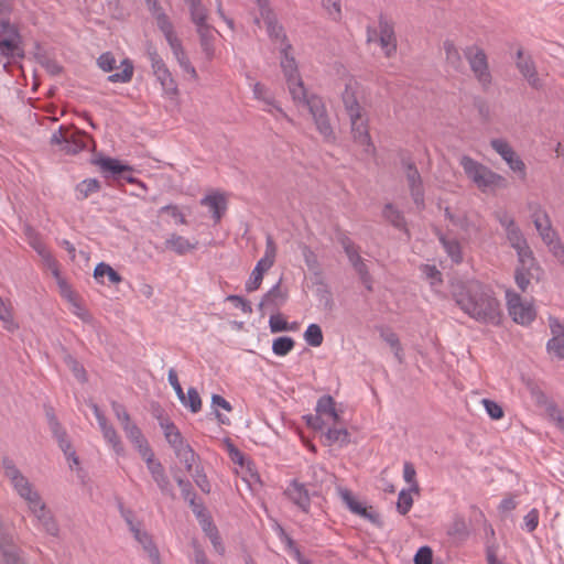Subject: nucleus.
<instances>
[{
    "mask_svg": "<svg viewBox=\"0 0 564 564\" xmlns=\"http://www.w3.org/2000/svg\"><path fill=\"white\" fill-rule=\"evenodd\" d=\"M160 425L164 430V436L174 452H177V449H182V447L189 445L184 441L180 430L173 422L161 421Z\"/></svg>",
    "mask_w": 564,
    "mask_h": 564,
    "instance_id": "obj_28",
    "label": "nucleus"
},
{
    "mask_svg": "<svg viewBox=\"0 0 564 564\" xmlns=\"http://www.w3.org/2000/svg\"><path fill=\"white\" fill-rule=\"evenodd\" d=\"M533 270H530V269H523V268H516V272H514V280H516V283L518 285V288L522 291V292H525L529 284H530V281L531 279L533 278Z\"/></svg>",
    "mask_w": 564,
    "mask_h": 564,
    "instance_id": "obj_52",
    "label": "nucleus"
},
{
    "mask_svg": "<svg viewBox=\"0 0 564 564\" xmlns=\"http://www.w3.org/2000/svg\"><path fill=\"white\" fill-rule=\"evenodd\" d=\"M470 69L475 77L480 83L484 89H488L491 84V74L487 62L486 53L482 48L477 46H468L464 51Z\"/></svg>",
    "mask_w": 564,
    "mask_h": 564,
    "instance_id": "obj_8",
    "label": "nucleus"
},
{
    "mask_svg": "<svg viewBox=\"0 0 564 564\" xmlns=\"http://www.w3.org/2000/svg\"><path fill=\"white\" fill-rule=\"evenodd\" d=\"M64 361H65L66 366L70 369V371L73 372L75 378L80 383H86L87 382L88 377H87L86 369L84 368V366L79 361H77L73 357V355H66L65 358H64Z\"/></svg>",
    "mask_w": 564,
    "mask_h": 564,
    "instance_id": "obj_43",
    "label": "nucleus"
},
{
    "mask_svg": "<svg viewBox=\"0 0 564 564\" xmlns=\"http://www.w3.org/2000/svg\"><path fill=\"white\" fill-rule=\"evenodd\" d=\"M10 0H0V65L8 70L12 62L24 58L23 39L18 26L11 22Z\"/></svg>",
    "mask_w": 564,
    "mask_h": 564,
    "instance_id": "obj_2",
    "label": "nucleus"
},
{
    "mask_svg": "<svg viewBox=\"0 0 564 564\" xmlns=\"http://www.w3.org/2000/svg\"><path fill=\"white\" fill-rule=\"evenodd\" d=\"M100 167L105 177H113L115 180H124L131 184H138L145 189L144 183L137 180L131 175L133 172L132 166L123 164L121 161L113 158H99L94 161Z\"/></svg>",
    "mask_w": 564,
    "mask_h": 564,
    "instance_id": "obj_7",
    "label": "nucleus"
},
{
    "mask_svg": "<svg viewBox=\"0 0 564 564\" xmlns=\"http://www.w3.org/2000/svg\"><path fill=\"white\" fill-rule=\"evenodd\" d=\"M288 299V292L281 289V280L273 285L262 297L259 303V308L263 307H280Z\"/></svg>",
    "mask_w": 564,
    "mask_h": 564,
    "instance_id": "obj_26",
    "label": "nucleus"
},
{
    "mask_svg": "<svg viewBox=\"0 0 564 564\" xmlns=\"http://www.w3.org/2000/svg\"><path fill=\"white\" fill-rule=\"evenodd\" d=\"M350 434L346 429H328L326 433H324V445L332 446L335 443H339L340 445H346L350 442Z\"/></svg>",
    "mask_w": 564,
    "mask_h": 564,
    "instance_id": "obj_36",
    "label": "nucleus"
},
{
    "mask_svg": "<svg viewBox=\"0 0 564 564\" xmlns=\"http://www.w3.org/2000/svg\"><path fill=\"white\" fill-rule=\"evenodd\" d=\"M36 59L39 64L44 67L51 75H58L63 69V67L56 61L52 59L46 54H36Z\"/></svg>",
    "mask_w": 564,
    "mask_h": 564,
    "instance_id": "obj_51",
    "label": "nucleus"
},
{
    "mask_svg": "<svg viewBox=\"0 0 564 564\" xmlns=\"http://www.w3.org/2000/svg\"><path fill=\"white\" fill-rule=\"evenodd\" d=\"M507 239L513 249L524 246L528 241L524 238L519 226H514L506 231Z\"/></svg>",
    "mask_w": 564,
    "mask_h": 564,
    "instance_id": "obj_55",
    "label": "nucleus"
},
{
    "mask_svg": "<svg viewBox=\"0 0 564 564\" xmlns=\"http://www.w3.org/2000/svg\"><path fill=\"white\" fill-rule=\"evenodd\" d=\"M6 564H23L17 545L1 551Z\"/></svg>",
    "mask_w": 564,
    "mask_h": 564,
    "instance_id": "obj_64",
    "label": "nucleus"
},
{
    "mask_svg": "<svg viewBox=\"0 0 564 564\" xmlns=\"http://www.w3.org/2000/svg\"><path fill=\"white\" fill-rule=\"evenodd\" d=\"M379 43L387 57H391L397 52L393 23L382 14L379 17Z\"/></svg>",
    "mask_w": 564,
    "mask_h": 564,
    "instance_id": "obj_15",
    "label": "nucleus"
},
{
    "mask_svg": "<svg viewBox=\"0 0 564 564\" xmlns=\"http://www.w3.org/2000/svg\"><path fill=\"white\" fill-rule=\"evenodd\" d=\"M443 48L446 55V63L455 70H462L464 63L460 53L453 41L446 40L443 43Z\"/></svg>",
    "mask_w": 564,
    "mask_h": 564,
    "instance_id": "obj_33",
    "label": "nucleus"
},
{
    "mask_svg": "<svg viewBox=\"0 0 564 564\" xmlns=\"http://www.w3.org/2000/svg\"><path fill=\"white\" fill-rule=\"evenodd\" d=\"M339 496L343 502L347 506V508L355 514L367 519L372 524L378 528L383 527V521L378 512L373 510V508L364 506L360 501H358L352 492L346 488H338Z\"/></svg>",
    "mask_w": 564,
    "mask_h": 564,
    "instance_id": "obj_10",
    "label": "nucleus"
},
{
    "mask_svg": "<svg viewBox=\"0 0 564 564\" xmlns=\"http://www.w3.org/2000/svg\"><path fill=\"white\" fill-rule=\"evenodd\" d=\"M542 406H545L547 416L558 429L564 426V415L555 402L547 400V403H544Z\"/></svg>",
    "mask_w": 564,
    "mask_h": 564,
    "instance_id": "obj_50",
    "label": "nucleus"
},
{
    "mask_svg": "<svg viewBox=\"0 0 564 564\" xmlns=\"http://www.w3.org/2000/svg\"><path fill=\"white\" fill-rule=\"evenodd\" d=\"M490 145L498 154L501 155L512 171L520 173L523 178L525 177L524 162L516 154L507 141L503 139H494L491 140Z\"/></svg>",
    "mask_w": 564,
    "mask_h": 564,
    "instance_id": "obj_14",
    "label": "nucleus"
},
{
    "mask_svg": "<svg viewBox=\"0 0 564 564\" xmlns=\"http://www.w3.org/2000/svg\"><path fill=\"white\" fill-rule=\"evenodd\" d=\"M411 492L412 491H410V489L409 490L403 489L399 494L398 502H397V510L402 516L406 514L410 511V509L412 508L413 498L411 496Z\"/></svg>",
    "mask_w": 564,
    "mask_h": 564,
    "instance_id": "obj_53",
    "label": "nucleus"
},
{
    "mask_svg": "<svg viewBox=\"0 0 564 564\" xmlns=\"http://www.w3.org/2000/svg\"><path fill=\"white\" fill-rule=\"evenodd\" d=\"M200 205L210 209L215 223L220 221L227 209V200L223 194L207 195L200 199Z\"/></svg>",
    "mask_w": 564,
    "mask_h": 564,
    "instance_id": "obj_24",
    "label": "nucleus"
},
{
    "mask_svg": "<svg viewBox=\"0 0 564 564\" xmlns=\"http://www.w3.org/2000/svg\"><path fill=\"white\" fill-rule=\"evenodd\" d=\"M416 471L412 463L405 462L403 466V477L406 482L411 485L410 491L419 492L420 487L415 479Z\"/></svg>",
    "mask_w": 564,
    "mask_h": 564,
    "instance_id": "obj_58",
    "label": "nucleus"
},
{
    "mask_svg": "<svg viewBox=\"0 0 564 564\" xmlns=\"http://www.w3.org/2000/svg\"><path fill=\"white\" fill-rule=\"evenodd\" d=\"M276 246L271 236L267 237L264 256L257 262L254 269L263 274L274 264Z\"/></svg>",
    "mask_w": 564,
    "mask_h": 564,
    "instance_id": "obj_30",
    "label": "nucleus"
},
{
    "mask_svg": "<svg viewBox=\"0 0 564 564\" xmlns=\"http://www.w3.org/2000/svg\"><path fill=\"white\" fill-rule=\"evenodd\" d=\"M176 457L185 464V469L187 473L192 474L193 465L198 458V455L194 452L191 445L182 447V449H177L175 452Z\"/></svg>",
    "mask_w": 564,
    "mask_h": 564,
    "instance_id": "obj_44",
    "label": "nucleus"
},
{
    "mask_svg": "<svg viewBox=\"0 0 564 564\" xmlns=\"http://www.w3.org/2000/svg\"><path fill=\"white\" fill-rule=\"evenodd\" d=\"M517 68L527 78L529 85L535 89L541 87V80L538 77L535 65L530 56H525L520 48L517 52Z\"/></svg>",
    "mask_w": 564,
    "mask_h": 564,
    "instance_id": "obj_17",
    "label": "nucleus"
},
{
    "mask_svg": "<svg viewBox=\"0 0 564 564\" xmlns=\"http://www.w3.org/2000/svg\"><path fill=\"white\" fill-rule=\"evenodd\" d=\"M191 475H192L195 484L199 487V489L203 492L208 494L210 491V484H209L208 478H207L206 474L204 473L203 468H199L198 466H196L195 473L192 471Z\"/></svg>",
    "mask_w": 564,
    "mask_h": 564,
    "instance_id": "obj_61",
    "label": "nucleus"
},
{
    "mask_svg": "<svg viewBox=\"0 0 564 564\" xmlns=\"http://www.w3.org/2000/svg\"><path fill=\"white\" fill-rule=\"evenodd\" d=\"M445 217L452 221L455 226L460 227L465 232H480L481 228L479 225H476L473 220H470L466 215L462 217H456L452 214L449 207H446L444 210Z\"/></svg>",
    "mask_w": 564,
    "mask_h": 564,
    "instance_id": "obj_34",
    "label": "nucleus"
},
{
    "mask_svg": "<svg viewBox=\"0 0 564 564\" xmlns=\"http://www.w3.org/2000/svg\"><path fill=\"white\" fill-rule=\"evenodd\" d=\"M185 406H188L191 412L197 413L202 409V399L195 388H189L187 390V397H186V404Z\"/></svg>",
    "mask_w": 564,
    "mask_h": 564,
    "instance_id": "obj_60",
    "label": "nucleus"
},
{
    "mask_svg": "<svg viewBox=\"0 0 564 564\" xmlns=\"http://www.w3.org/2000/svg\"><path fill=\"white\" fill-rule=\"evenodd\" d=\"M297 105L305 106L313 117L317 131L326 141H334L335 134L330 126L327 110L323 99L316 95H307L306 88H303V97L292 98Z\"/></svg>",
    "mask_w": 564,
    "mask_h": 564,
    "instance_id": "obj_5",
    "label": "nucleus"
},
{
    "mask_svg": "<svg viewBox=\"0 0 564 564\" xmlns=\"http://www.w3.org/2000/svg\"><path fill=\"white\" fill-rule=\"evenodd\" d=\"M199 36V44L207 59H212L215 55V32H217L210 24L196 28Z\"/></svg>",
    "mask_w": 564,
    "mask_h": 564,
    "instance_id": "obj_23",
    "label": "nucleus"
},
{
    "mask_svg": "<svg viewBox=\"0 0 564 564\" xmlns=\"http://www.w3.org/2000/svg\"><path fill=\"white\" fill-rule=\"evenodd\" d=\"M305 341L312 347H319L323 343V332L319 325L311 324L304 333Z\"/></svg>",
    "mask_w": 564,
    "mask_h": 564,
    "instance_id": "obj_45",
    "label": "nucleus"
},
{
    "mask_svg": "<svg viewBox=\"0 0 564 564\" xmlns=\"http://www.w3.org/2000/svg\"><path fill=\"white\" fill-rule=\"evenodd\" d=\"M507 305L510 316L518 324L528 325L535 318L533 305L523 302L517 293L507 292Z\"/></svg>",
    "mask_w": 564,
    "mask_h": 564,
    "instance_id": "obj_9",
    "label": "nucleus"
},
{
    "mask_svg": "<svg viewBox=\"0 0 564 564\" xmlns=\"http://www.w3.org/2000/svg\"><path fill=\"white\" fill-rule=\"evenodd\" d=\"M457 305L474 319L498 325L501 310L491 290L479 282H468L456 294Z\"/></svg>",
    "mask_w": 564,
    "mask_h": 564,
    "instance_id": "obj_1",
    "label": "nucleus"
},
{
    "mask_svg": "<svg viewBox=\"0 0 564 564\" xmlns=\"http://www.w3.org/2000/svg\"><path fill=\"white\" fill-rule=\"evenodd\" d=\"M260 18L264 21L267 25V32L269 36L272 40L281 41L282 46H284L285 43H289L286 41V35L283 31L282 25L278 23L276 17L273 13L272 9L269 6L268 0H256Z\"/></svg>",
    "mask_w": 564,
    "mask_h": 564,
    "instance_id": "obj_12",
    "label": "nucleus"
},
{
    "mask_svg": "<svg viewBox=\"0 0 564 564\" xmlns=\"http://www.w3.org/2000/svg\"><path fill=\"white\" fill-rule=\"evenodd\" d=\"M126 435L131 441V443L135 446L138 451L142 449L144 446H147L149 443L147 438L143 436L141 430L134 425V426H126Z\"/></svg>",
    "mask_w": 564,
    "mask_h": 564,
    "instance_id": "obj_48",
    "label": "nucleus"
},
{
    "mask_svg": "<svg viewBox=\"0 0 564 564\" xmlns=\"http://www.w3.org/2000/svg\"><path fill=\"white\" fill-rule=\"evenodd\" d=\"M188 9H189V14H191V21L195 24L196 28L208 24L207 23L208 10L202 3V0H198V1L189 4Z\"/></svg>",
    "mask_w": 564,
    "mask_h": 564,
    "instance_id": "obj_38",
    "label": "nucleus"
},
{
    "mask_svg": "<svg viewBox=\"0 0 564 564\" xmlns=\"http://www.w3.org/2000/svg\"><path fill=\"white\" fill-rule=\"evenodd\" d=\"M58 443L59 448L63 451L64 455L67 459H72L74 464L78 465L79 460L76 456V452L72 446L70 441L67 438V432H64V434H58L54 436Z\"/></svg>",
    "mask_w": 564,
    "mask_h": 564,
    "instance_id": "obj_46",
    "label": "nucleus"
},
{
    "mask_svg": "<svg viewBox=\"0 0 564 564\" xmlns=\"http://www.w3.org/2000/svg\"><path fill=\"white\" fill-rule=\"evenodd\" d=\"M358 275L367 278L368 267L359 254V247L346 254Z\"/></svg>",
    "mask_w": 564,
    "mask_h": 564,
    "instance_id": "obj_49",
    "label": "nucleus"
},
{
    "mask_svg": "<svg viewBox=\"0 0 564 564\" xmlns=\"http://www.w3.org/2000/svg\"><path fill=\"white\" fill-rule=\"evenodd\" d=\"M198 245L197 240L191 241L183 236L172 234L165 240V248L174 251L178 256H183L192 250H195Z\"/></svg>",
    "mask_w": 564,
    "mask_h": 564,
    "instance_id": "obj_25",
    "label": "nucleus"
},
{
    "mask_svg": "<svg viewBox=\"0 0 564 564\" xmlns=\"http://www.w3.org/2000/svg\"><path fill=\"white\" fill-rule=\"evenodd\" d=\"M0 321L3 324V327L9 332H13L14 329L18 328V324L14 322L10 310L4 305L1 297H0Z\"/></svg>",
    "mask_w": 564,
    "mask_h": 564,
    "instance_id": "obj_57",
    "label": "nucleus"
},
{
    "mask_svg": "<svg viewBox=\"0 0 564 564\" xmlns=\"http://www.w3.org/2000/svg\"><path fill=\"white\" fill-rule=\"evenodd\" d=\"M433 232L452 261L457 264L460 263L463 261V252L459 241L456 238L447 237L437 227L433 228Z\"/></svg>",
    "mask_w": 564,
    "mask_h": 564,
    "instance_id": "obj_19",
    "label": "nucleus"
},
{
    "mask_svg": "<svg viewBox=\"0 0 564 564\" xmlns=\"http://www.w3.org/2000/svg\"><path fill=\"white\" fill-rule=\"evenodd\" d=\"M521 380L530 391L531 397L534 399L536 405L542 406L544 403H547L549 399L546 394L542 391L541 387L534 379L522 375Z\"/></svg>",
    "mask_w": 564,
    "mask_h": 564,
    "instance_id": "obj_39",
    "label": "nucleus"
},
{
    "mask_svg": "<svg viewBox=\"0 0 564 564\" xmlns=\"http://www.w3.org/2000/svg\"><path fill=\"white\" fill-rule=\"evenodd\" d=\"M84 134L79 132L69 133L63 127L53 133L51 143L63 145L62 150L67 154H76L86 148V143L83 140Z\"/></svg>",
    "mask_w": 564,
    "mask_h": 564,
    "instance_id": "obj_13",
    "label": "nucleus"
},
{
    "mask_svg": "<svg viewBox=\"0 0 564 564\" xmlns=\"http://www.w3.org/2000/svg\"><path fill=\"white\" fill-rule=\"evenodd\" d=\"M156 79L160 82L163 90L167 95H176L178 93L177 85L175 80L172 77L171 72L169 68L161 69L160 72L154 74Z\"/></svg>",
    "mask_w": 564,
    "mask_h": 564,
    "instance_id": "obj_42",
    "label": "nucleus"
},
{
    "mask_svg": "<svg viewBox=\"0 0 564 564\" xmlns=\"http://www.w3.org/2000/svg\"><path fill=\"white\" fill-rule=\"evenodd\" d=\"M289 498L299 506L304 512H308L310 509V492L304 484L293 480L286 490Z\"/></svg>",
    "mask_w": 564,
    "mask_h": 564,
    "instance_id": "obj_20",
    "label": "nucleus"
},
{
    "mask_svg": "<svg viewBox=\"0 0 564 564\" xmlns=\"http://www.w3.org/2000/svg\"><path fill=\"white\" fill-rule=\"evenodd\" d=\"M11 484L13 485L18 494L23 499H25L29 505L31 502L39 503V492L32 490V485L24 476H21L19 479L14 480Z\"/></svg>",
    "mask_w": 564,
    "mask_h": 564,
    "instance_id": "obj_32",
    "label": "nucleus"
},
{
    "mask_svg": "<svg viewBox=\"0 0 564 564\" xmlns=\"http://www.w3.org/2000/svg\"><path fill=\"white\" fill-rule=\"evenodd\" d=\"M414 564H432L433 551L430 546H421L414 555Z\"/></svg>",
    "mask_w": 564,
    "mask_h": 564,
    "instance_id": "obj_63",
    "label": "nucleus"
},
{
    "mask_svg": "<svg viewBox=\"0 0 564 564\" xmlns=\"http://www.w3.org/2000/svg\"><path fill=\"white\" fill-rule=\"evenodd\" d=\"M224 444L226 446V449L228 452L230 459L235 464L243 467L247 463L245 455L235 446V444L231 442V440L229 437H226L224 440Z\"/></svg>",
    "mask_w": 564,
    "mask_h": 564,
    "instance_id": "obj_54",
    "label": "nucleus"
},
{
    "mask_svg": "<svg viewBox=\"0 0 564 564\" xmlns=\"http://www.w3.org/2000/svg\"><path fill=\"white\" fill-rule=\"evenodd\" d=\"M518 256V265L517 268L530 269V270H540V267L533 256V251L531 250L528 242L524 246H521L514 249Z\"/></svg>",
    "mask_w": 564,
    "mask_h": 564,
    "instance_id": "obj_31",
    "label": "nucleus"
},
{
    "mask_svg": "<svg viewBox=\"0 0 564 564\" xmlns=\"http://www.w3.org/2000/svg\"><path fill=\"white\" fill-rule=\"evenodd\" d=\"M341 100L350 120L354 141L364 147L366 153H373L375 145L369 134L367 112L358 102L356 91L351 84H346L345 90L341 94Z\"/></svg>",
    "mask_w": 564,
    "mask_h": 564,
    "instance_id": "obj_3",
    "label": "nucleus"
},
{
    "mask_svg": "<svg viewBox=\"0 0 564 564\" xmlns=\"http://www.w3.org/2000/svg\"><path fill=\"white\" fill-rule=\"evenodd\" d=\"M105 275L108 276L109 282L112 284H118L122 281L121 275L116 270H113L109 264L100 262L94 270V276L96 280L100 281Z\"/></svg>",
    "mask_w": 564,
    "mask_h": 564,
    "instance_id": "obj_41",
    "label": "nucleus"
},
{
    "mask_svg": "<svg viewBox=\"0 0 564 564\" xmlns=\"http://www.w3.org/2000/svg\"><path fill=\"white\" fill-rule=\"evenodd\" d=\"M316 413L322 415L330 416L336 423L339 420V415L335 409V401L330 395H323L318 399L316 404Z\"/></svg>",
    "mask_w": 564,
    "mask_h": 564,
    "instance_id": "obj_37",
    "label": "nucleus"
},
{
    "mask_svg": "<svg viewBox=\"0 0 564 564\" xmlns=\"http://www.w3.org/2000/svg\"><path fill=\"white\" fill-rule=\"evenodd\" d=\"M549 327L551 330V338L546 347L549 352H564V325L558 318L550 316Z\"/></svg>",
    "mask_w": 564,
    "mask_h": 564,
    "instance_id": "obj_18",
    "label": "nucleus"
},
{
    "mask_svg": "<svg viewBox=\"0 0 564 564\" xmlns=\"http://www.w3.org/2000/svg\"><path fill=\"white\" fill-rule=\"evenodd\" d=\"M137 541L143 546V550L148 553V556L153 564H161L159 549L153 543L152 536L148 532L142 533V536Z\"/></svg>",
    "mask_w": 564,
    "mask_h": 564,
    "instance_id": "obj_40",
    "label": "nucleus"
},
{
    "mask_svg": "<svg viewBox=\"0 0 564 564\" xmlns=\"http://www.w3.org/2000/svg\"><path fill=\"white\" fill-rule=\"evenodd\" d=\"M189 507L192 508V511L195 513V516L200 520L202 523H207L210 525L209 518L206 514V508L203 502L196 501V495H193V497L188 500Z\"/></svg>",
    "mask_w": 564,
    "mask_h": 564,
    "instance_id": "obj_59",
    "label": "nucleus"
},
{
    "mask_svg": "<svg viewBox=\"0 0 564 564\" xmlns=\"http://www.w3.org/2000/svg\"><path fill=\"white\" fill-rule=\"evenodd\" d=\"M100 182L96 178H86L76 185V198L84 200L89 195L97 193L100 189Z\"/></svg>",
    "mask_w": 564,
    "mask_h": 564,
    "instance_id": "obj_35",
    "label": "nucleus"
},
{
    "mask_svg": "<svg viewBox=\"0 0 564 564\" xmlns=\"http://www.w3.org/2000/svg\"><path fill=\"white\" fill-rule=\"evenodd\" d=\"M382 217L390 223L394 228L409 234L406 228L405 218L401 210H399L393 204L388 203L382 209Z\"/></svg>",
    "mask_w": 564,
    "mask_h": 564,
    "instance_id": "obj_29",
    "label": "nucleus"
},
{
    "mask_svg": "<svg viewBox=\"0 0 564 564\" xmlns=\"http://www.w3.org/2000/svg\"><path fill=\"white\" fill-rule=\"evenodd\" d=\"M153 480L156 482L161 492L172 499H175V492L173 486L165 474V469L160 462L152 464V466L148 467Z\"/></svg>",
    "mask_w": 564,
    "mask_h": 564,
    "instance_id": "obj_21",
    "label": "nucleus"
},
{
    "mask_svg": "<svg viewBox=\"0 0 564 564\" xmlns=\"http://www.w3.org/2000/svg\"><path fill=\"white\" fill-rule=\"evenodd\" d=\"M111 406H112V410H113L117 419L121 423V426H122L123 431H126V426L129 427V426H134L135 425L134 423L131 422L130 415L127 412L124 405L118 403L117 401H113L111 403Z\"/></svg>",
    "mask_w": 564,
    "mask_h": 564,
    "instance_id": "obj_56",
    "label": "nucleus"
},
{
    "mask_svg": "<svg viewBox=\"0 0 564 564\" xmlns=\"http://www.w3.org/2000/svg\"><path fill=\"white\" fill-rule=\"evenodd\" d=\"M124 66L119 73H113L108 76V80L111 83H129L133 76V65L129 59L122 62Z\"/></svg>",
    "mask_w": 564,
    "mask_h": 564,
    "instance_id": "obj_47",
    "label": "nucleus"
},
{
    "mask_svg": "<svg viewBox=\"0 0 564 564\" xmlns=\"http://www.w3.org/2000/svg\"><path fill=\"white\" fill-rule=\"evenodd\" d=\"M533 224L545 245L551 243V241L557 238L556 232L552 229V225L546 213H534Z\"/></svg>",
    "mask_w": 564,
    "mask_h": 564,
    "instance_id": "obj_22",
    "label": "nucleus"
},
{
    "mask_svg": "<svg viewBox=\"0 0 564 564\" xmlns=\"http://www.w3.org/2000/svg\"><path fill=\"white\" fill-rule=\"evenodd\" d=\"M460 165L465 174L477 185L478 188L484 192L488 188L506 186L505 177L495 173L468 155L462 156Z\"/></svg>",
    "mask_w": 564,
    "mask_h": 564,
    "instance_id": "obj_4",
    "label": "nucleus"
},
{
    "mask_svg": "<svg viewBox=\"0 0 564 564\" xmlns=\"http://www.w3.org/2000/svg\"><path fill=\"white\" fill-rule=\"evenodd\" d=\"M448 534L459 538H466L468 535V529L463 518H455L452 525L448 529Z\"/></svg>",
    "mask_w": 564,
    "mask_h": 564,
    "instance_id": "obj_62",
    "label": "nucleus"
},
{
    "mask_svg": "<svg viewBox=\"0 0 564 564\" xmlns=\"http://www.w3.org/2000/svg\"><path fill=\"white\" fill-rule=\"evenodd\" d=\"M31 511L36 517L39 522L43 525L44 530L53 535L57 536L59 529L54 520L51 511L46 508L45 503L42 501L41 497H39V503L31 502L29 505Z\"/></svg>",
    "mask_w": 564,
    "mask_h": 564,
    "instance_id": "obj_16",
    "label": "nucleus"
},
{
    "mask_svg": "<svg viewBox=\"0 0 564 564\" xmlns=\"http://www.w3.org/2000/svg\"><path fill=\"white\" fill-rule=\"evenodd\" d=\"M253 95L254 98L262 100L268 106V108H264L265 111L273 113L274 109L283 118L292 122V119L279 106L275 105L274 98L269 95V89L263 84L256 83L253 85Z\"/></svg>",
    "mask_w": 564,
    "mask_h": 564,
    "instance_id": "obj_27",
    "label": "nucleus"
},
{
    "mask_svg": "<svg viewBox=\"0 0 564 564\" xmlns=\"http://www.w3.org/2000/svg\"><path fill=\"white\" fill-rule=\"evenodd\" d=\"M292 50V45L290 43H285L284 46L281 47V61L280 65L282 72L284 74L289 91L292 98H301L303 97V88L304 83L299 74V68L295 58L290 54Z\"/></svg>",
    "mask_w": 564,
    "mask_h": 564,
    "instance_id": "obj_6",
    "label": "nucleus"
},
{
    "mask_svg": "<svg viewBox=\"0 0 564 564\" xmlns=\"http://www.w3.org/2000/svg\"><path fill=\"white\" fill-rule=\"evenodd\" d=\"M402 167L410 188V193L414 204L419 208H424V188L422 177L414 162L409 159H402Z\"/></svg>",
    "mask_w": 564,
    "mask_h": 564,
    "instance_id": "obj_11",
    "label": "nucleus"
}]
</instances>
